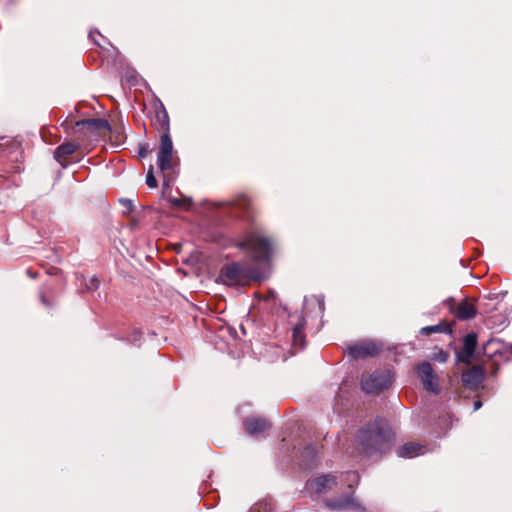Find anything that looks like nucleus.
<instances>
[{
    "label": "nucleus",
    "instance_id": "a878e982",
    "mask_svg": "<svg viewBox=\"0 0 512 512\" xmlns=\"http://www.w3.org/2000/svg\"><path fill=\"white\" fill-rule=\"evenodd\" d=\"M41 301H42L43 304L48 305V303H47V301H46L44 296H41Z\"/></svg>",
    "mask_w": 512,
    "mask_h": 512
},
{
    "label": "nucleus",
    "instance_id": "7ed1b4c3",
    "mask_svg": "<svg viewBox=\"0 0 512 512\" xmlns=\"http://www.w3.org/2000/svg\"><path fill=\"white\" fill-rule=\"evenodd\" d=\"M219 277L226 285L245 286L260 279V272L248 262H233L222 267Z\"/></svg>",
    "mask_w": 512,
    "mask_h": 512
},
{
    "label": "nucleus",
    "instance_id": "5701e85b",
    "mask_svg": "<svg viewBox=\"0 0 512 512\" xmlns=\"http://www.w3.org/2000/svg\"><path fill=\"white\" fill-rule=\"evenodd\" d=\"M440 361L445 362L447 360V354L444 352H440L439 358Z\"/></svg>",
    "mask_w": 512,
    "mask_h": 512
},
{
    "label": "nucleus",
    "instance_id": "f3484780",
    "mask_svg": "<svg viewBox=\"0 0 512 512\" xmlns=\"http://www.w3.org/2000/svg\"><path fill=\"white\" fill-rule=\"evenodd\" d=\"M305 324L304 318L300 316L298 323L294 326L292 331L293 346L299 349L303 348L305 343V335L303 333Z\"/></svg>",
    "mask_w": 512,
    "mask_h": 512
},
{
    "label": "nucleus",
    "instance_id": "6e6552de",
    "mask_svg": "<svg viewBox=\"0 0 512 512\" xmlns=\"http://www.w3.org/2000/svg\"><path fill=\"white\" fill-rule=\"evenodd\" d=\"M326 506L332 510L364 511L361 503L352 494H346L342 497L327 500Z\"/></svg>",
    "mask_w": 512,
    "mask_h": 512
},
{
    "label": "nucleus",
    "instance_id": "aec40b11",
    "mask_svg": "<svg viewBox=\"0 0 512 512\" xmlns=\"http://www.w3.org/2000/svg\"><path fill=\"white\" fill-rule=\"evenodd\" d=\"M346 480L349 482L348 483V487L352 488L354 484L355 485L358 484V482H359V475H358L357 472H354V471L347 472L346 473Z\"/></svg>",
    "mask_w": 512,
    "mask_h": 512
},
{
    "label": "nucleus",
    "instance_id": "0eeeda50",
    "mask_svg": "<svg viewBox=\"0 0 512 512\" xmlns=\"http://www.w3.org/2000/svg\"><path fill=\"white\" fill-rule=\"evenodd\" d=\"M336 485V477L322 475L307 482L306 489L310 494L320 495L329 492Z\"/></svg>",
    "mask_w": 512,
    "mask_h": 512
},
{
    "label": "nucleus",
    "instance_id": "9b49d317",
    "mask_svg": "<svg viewBox=\"0 0 512 512\" xmlns=\"http://www.w3.org/2000/svg\"><path fill=\"white\" fill-rule=\"evenodd\" d=\"M379 347L373 342H363L352 345L348 348V353L355 359L371 356L378 353Z\"/></svg>",
    "mask_w": 512,
    "mask_h": 512
},
{
    "label": "nucleus",
    "instance_id": "20e7f679",
    "mask_svg": "<svg viewBox=\"0 0 512 512\" xmlns=\"http://www.w3.org/2000/svg\"><path fill=\"white\" fill-rule=\"evenodd\" d=\"M238 246L248 251L255 262L266 261L271 252V241L258 231L248 232Z\"/></svg>",
    "mask_w": 512,
    "mask_h": 512
},
{
    "label": "nucleus",
    "instance_id": "423d86ee",
    "mask_svg": "<svg viewBox=\"0 0 512 512\" xmlns=\"http://www.w3.org/2000/svg\"><path fill=\"white\" fill-rule=\"evenodd\" d=\"M417 374L426 391L435 395L440 393L439 377L429 362L420 363L417 366Z\"/></svg>",
    "mask_w": 512,
    "mask_h": 512
},
{
    "label": "nucleus",
    "instance_id": "a211bd4d",
    "mask_svg": "<svg viewBox=\"0 0 512 512\" xmlns=\"http://www.w3.org/2000/svg\"><path fill=\"white\" fill-rule=\"evenodd\" d=\"M446 329H448L447 326L444 329L441 324H438V325L423 327L421 329V333L424 334V335H429V334L435 333V332H443Z\"/></svg>",
    "mask_w": 512,
    "mask_h": 512
},
{
    "label": "nucleus",
    "instance_id": "4be33fe9",
    "mask_svg": "<svg viewBox=\"0 0 512 512\" xmlns=\"http://www.w3.org/2000/svg\"><path fill=\"white\" fill-rule=\"evenodd\" d=\"M316 454H317V451L314 447H308L305 449L303 456L307 457V456L311 455L312 457H314Z\"/></svg>",
    "mask_w": 512,
    "mask_h": 512
},
{
    "label": "nucleus",
    "instance_id": "dca6fc26",
    "mask_svg": "<svg viewBox=\"0 0 512 512\" xmlns=\"http://www.w3.org/2000/svg\"><path fill=\"white\" fill-rule=\"evenodd\" d=\"M475 315L476 308L473 303L469 302L468 300H463L461 303H459L456 310L457 318L461 320H468L473 318Z\"/></svg>",
    "mask_w": 512,
    "mask_h": 512
},
{
    "label": "nucleus",
    "instance_id": "393cba45",
    "mask_svg": "<svg viewBox=\"0 0 512 512\" xmlns=\"http://www.w3.org/2000/svg\"><path fill=\"white\" fill-rule=\"evenodd\" d=\"M146 154H147V149L146 148H141L140 151H139L140 157H145Z\"/></svg>",
    "mask_w": 512,
    "mask_h": 512
},
{
    "label": "nucleus",
    "instance_id": "6ab92c4d",
    "mask_svg": "<svg viewBox=\"0 0 512 512\" xmlns=\"http://www.w3.org/2000/svg\"><path fill=\"white\" fill-rule=\"evenodd\" d=\"M146 184L150 188H156L157 187V180L153 173V166H150L147 176H146Z\"/></svg>",
    "mask_w": 512,
    "mask_h": 512
},
{
    "label": "nucleus",
    "instance_id": "2eb2a0df",
    "mask_svg": "<svg viewBox=\"0 0 512 512\" xmlns=\"http://www.w3.org/2000/svg\"><path fill=\"white\" fill-rule=\"evenodd\" d=\"M76 126L77 127L86 126L90 129L96 130V131H101V130L110 131V129H111L108 121L105 119H102V118L83 119V120L77 121Z\"/></svg>",
    "mask_w": 512,
    "mask_h": 512
},
{
    "label": "nucleus",
    "instance_id": "f257e3e1",
    "mask_svg": "<svg viewBox=\"0 0 512 512\" xmlns=\"http://www.w3.org/2000/svg\"><path fill=\"white\" fill-rule=\"evenodd\" d=\"M392 440V431L384 419H376L363 427L358 435L357 442L361 452L370 455L374 452H383Z\"/></svg>",
    "mask_w": 512,
    "mask_h": 512
},
{
    "label": "nucleus",
    "instance_id": "f8f14e48",
    "mask_svg": "<svg viewBox=\"0 0 512 512\" xmlns=\"http://www.w3.org/2000/svg\"><path fill=\"white\" fill-rule=\"evenodd\" d=\"M484 379V373L479 367H472L462 374L463 384L470 388L476 389L482 383Z\"/></svg>",
    "mask_w": 512,
    "mask_h": 512
},
{
    "label": "nucleus",
    "instance_id": "1a4fd4ad",
    "mask_svg": "<svg viewBox=\"0 0 512 512\" xmlns=\"http://www.w3.org/2000/svg\"><path fill=\"white\" fill-rule=\"evenodd\" d=\"M477 346V336L475 333H469L465 336L463 341V347L460 352L457 353V358L460 362L470 363L472 356L474 355Z\"/></svg>",
    "mask_w": 512,
    "mask_h": 512
},
{
    "label": "nucleus",
    "instance_id": "9d476101",
    "mask_svg": "<svg viewBox=\"0 0 512 512\" xmlns=\"http://www.w3.org/2000/svg\"><path fill=\"white\" fill-rule=\"evenodd\" d=\"M78 148L79 145L74 142H64L54 151V158L62 166V168H67L69 165L67 158L76 152Z\"/></svg>",
    "mask_w": 512,
    "mask_h": 512
},
{
    "label": "nucleus",
    "instance_id": "4468645a",
    "mask_svg": "<svg viewBox=\"0 0 512 512\" xmlns=\"http://www.w3.org/2000/svg\"><path fill=\"white\" fill-rule=\"evenodd\" d=\"M426 448L415 442H408L401 446L398 450V456L402 458H413L424 454Z\"/></svg>",
    "mask_w": 512,
    "mask_h": 512
},
{
    "label": "nucleus",
    "instance_id": "f03ea898",
    "mask_svg": "<svg viewBox=\"0 0 512 512\" xmlns=\"http://www.w3.org/2000/svg\"><path fill=\"white\" fill-rule=\"evenodd\" d=\"M156 119L163 130L160 136L159 151L157 154V165L166 177L171 174L177 164L178 157L173 149L172 139L169 134V118L166 111L157 113Z\"/></svg>",
    "mask_w": 512,
    "mask_h": 512
},
{
    "label": "nucleus",
    "instance_id": "412c9836",
    "mask_svg": "<svg viewBox=\"0 0 512 512\" xmlns=\"http://www.w3.org/2000/svg\"><path fill=\"white\" fill-rule=\"evenodd\" d=\"M99 286V280L96 277H92L89 283L86 284V291H94Z\"/></svg>",
    "mask_w": 512,
    "mask_h": 512
},
{
    "label": "nucleus",
    "instance_id": "b1692460",
    "mask_svg": "<svg viewBox=\"0 0 512 512\" xmlns=\"http://www.w3.org/2000/svg\"><path fill=\"white\" fill-rule=\"evenodd\" d=\"M481 406H482V403H481V401H480V400L475 401V402H474V411H476V410L480 409V408H481Z\"/></svg>",
    "mask_w": 512,
    "mask_h": 512
},
{
    "label": "nucleus",
    "instance_id": "ddd939ff",
    "mask_svg": "<svg viewBox=\"0 0 512 512\" xmlns=\"http://www.w3.org/2000/svg\"><path fill=\"white\" fill-rule=\"evenodd\" d=\"M244 425L246 432L251 436H257L270 427V424L263 418H247Z\"/></svg>",
    "mask_w": 512,
    "mask_h": 512
},
{
    "label": "nucleus",
    "instance_id": "39448f33",
    "mask_svg": "<svg viewBox=\"0 0 512 512\" xmlns=\"http://www.w3.org/2000/svg\"><path fill=\"white\" fill-rule=\"evenodd\" d=\"M393 382L389 370H376L368 375H363L361 385L363 391L370 394H378L388 389Z\"/></svg>",
    "mask_w": 512,
    "mask_h": 512
}]
</instances>
